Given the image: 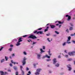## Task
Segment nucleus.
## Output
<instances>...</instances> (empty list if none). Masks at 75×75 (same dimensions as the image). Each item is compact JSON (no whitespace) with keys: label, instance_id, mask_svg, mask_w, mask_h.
Returning a JSON list of instances; mask_svg holds the SVG:
<instances>
[{"label":"nucleus","instance_id":"nucleus-1","mask_svg":"<svg viewBox=\"0 0 75 75\" xmlns=\"http://www.w3.org/2000/svg\"><path fill=\"white\" fill-rule=\"evenodd\" d=\"M28 38H32L33 40H35V39H36L37 38L34 35L31 34L30 35Z\"/></svg>","mask_w":75,"mask_h":75},{"label":"nucleus","instance_id":"nucleus-2","mask_svg":"<svg viewBox=\"0 0 75 75\" xmlns=\"http://www.w3.org/2000/svg\"><path fill=\"white\" fill-rule=\"evenodd\" d=\"M42 69H38L36 70V72L35 73V74L36 75H38L40 74V71H41Z\"/></svg>","mask_w":75,"mask_h":75},{"label":"nucleus","instance_id":"nucleus-3","mask_svg":"<svg viewBox=\"0 0 75 75\" xmlns=\"http://www.w3.org/2000/svg\"><path fill=\"white\" fill-rule=\"evenodd\" d=\"M26 59H27L25 57H24L23 61H22V62L23 64L22 65L24 66L26 64V61H25Z\"/></svg>","mask_w":75,"mask_h":75},{"label":"nucleus","instance_id":"nucleus-4","mask_svg":"<svg viewBox=\"0 0 75 75\" xmlns=\"http://www.w3.org/2000/svg\"><path fill=\"white\" fill-rule=\"evenodd\" d=\"M71 38L70 37V36H69L68 37V40H67V44H71V42H70V40H71Z\"/></svg>","mask_w":75,"mask_h":75},{"label":"nucleus","instance_id":"nucleus-5","mask_svg":"<svg viewBox=\"0 0 75 75\" xmlns=\"http://www.w3.org/2000/svg\"><path fill=\"white\" fill-rule=\"evenodd\" d=\"M75 53V51H73L72 52H69L68 53V54L69 55L71 56V55H74V54Z\"/></svg>","mask_w":75,"mask_h":75},{"label":"nucleus","instance_id":"nucleus-6","mask_svg":"<svg viewBox=\"0 0 75 75\" xmlns=\"http://www.w3.org/2000/svg\"><path fill=\"white\" fill-rule=\"evenodd\" d=\"M53 64H55L56 63H57V59L56 58H54L53 59Z\"/></svg>","mask_w":75,"mask_h":75},{"label":"nucleus","instance_id":"nucleus-7","mask_svg":"<svg viewBox=\"0 0 75 75\" xmlns=\"http://www.w3.org/2000/svg\"><path fill=\"white\" fill-rule=\"evenodd\" d=\"M67 68H69V71H71V69H72V68L71 67V65H70L69 64V65H67Z\"/></svg>","mask_w":75,"mask_h":75},{"label":"nucleus","instance_id":"nucleus-8","mask_svg":"<svg viewBox=\"0 0 75 75\" xmlns=\"http://www.w3.org/2000/svg\"><path fill=\"white\" fill-rule=\"evenodd\" d=\"M50 28H52V29H54L55 27L56 26L54 25H50Z\"/></svg>","mask_w":75,"mask_h":75},{"label":"nucleus","instance_id":"nucleus-9","mask_svg":"<svg viewBox=\"0 0 75 75\" xmlns=\"http://www.w3.org/2000/svg\"><path fill=\"white\" fill-rule=\"evenodd\" d=\"M22 38H19L18 40V42H21L22 41H23V40H22Z\"/></svg>","mask_w":75,"mask_h":75},{"label":"nucleus","instance_id":"nucleus-10","mask_svg":"<svg viewBox=\"0 0 75 75\" xmlns=\"http://www.w3.org/2000/svg\"><path fill=\"white\" fill-rule=\"evenodd\" d=\"M57 22H58V23H59V24H62L64 23L63 22H62L60 21H56L55 22V23H57Z\"/></svg>","mask_w":75,"mask_h":75},{"label":"nucleus","instance_id":"nucleus-11","mask_svg":"<svg viewBox=\"0 0 75 75\" xmlns=\"http://www.w3.org/2000/svg\"><path fill=\"white\" fill-rule=\"evenodd\" d=\"M37 57L38 59H40V57H41V55L40 54H37Z\"/></svg>","mask_w":75,"mask_h":75},{"label":"nucleus","instance_id":"nucleus-12","mask_svg":"<svg viewBox=\"0 0 75 75\" xmlns=\"http://www.w3.org/2000/svg\"><path fill=\"white\" fill-rule=\"evenodd\" d=\"M11 63H12V64H13L14 65H15V64H18V63H16L15 62H13V60H11Z\"/></svg>","mask_w":75,"mask_h":75},{"label":"nucleus","instance_id":"nucleus-13","mask_svg":"<svg viewBox=\"0 0 75 75\" xmlns=\"http://www.w3.org/2000/svg\"><path fill=\"white\" fill-rule=\"evenodd\" d=\"M0 73L1 74V75H4V73L3 71H0Z\"/></svg>","mask_w":75,"mask_h":75},{"label":"nucleus","instance_id":"nucleus-14","mask_svg":"<svg viewBox=\"0 0 75 75\" xmlns=\"http://www.w3.org/2000/svg\"><path fill=\"white\" fill-rule=\"evenodd\" d=\"M40 51L41 52H40V53H41V54H42V53L43 52H45V51L43 50L42 49H40Z\"/></svg>","mask_w":75,"mask_h":75},{"label":"nucleus","instance_id":"nucleus-15","mask_svg":"<svg viewBox=\"0 0 75 75\" xmlns=\"http://www.w3.org/2000/svg\"><path fill=\"white\" fill-rule=\"evenodd\" d=\"M20 45V42H17V44L16 45V46H18V45Z\"/></svg>","mask_w":75,"mask_h":75},{"label":"nucleus","instance_id":"nucleus-16","mask_svg":"<svg viewBox=\"0 0 75 75\" xmlns=\"http://www.w3.org/2000/svg\"><path fill=\"white\" fill-rule=\"evenodd\" d=\"M71 16H69L68 17V19H67V21H69V20L70 19H71Z\"/></svg>","mask_w":75,"mask_h":75},{"label":"nucleus","instance_id":"nucleus-17","mask_svg":"<svg viewBox=\"0 0 75 75\" xmlns=\"http://www.w3.org/2000/svg\"><path fill=\"white\" fill-rule=\"evenodd\" d=\"M21 70L22 71V75H24V71L22 70V69H21Z\"/></svg>","mask_w":75,"mask_h":75},{"label":"nucleus","instance_id":"nucleus-18","mask_svg":"<svg viewBox=\"0 0 75 75\" xmlns=\"http://www.w3.org/2000/svg\"><path fill=\"white\" fill-rule=\"evenodd\" d=\"M48 52L49 53V55H50V56H51L52 55V54L51 53H50V49L49 51Z\"/></svg>","mask_w":75,"mask_h":75},{"label":"nucleus","instance_id":"nucleus-19","mask_svg":"<svg viewBox=\"0 0 75 75\" xmlns=\"http://www.w3.org/2000/svg\"><path fill=\"white\" fill-rule=\"evenodd\" d=\"M5 61V59H3L1 60V63H2V62H4Z\"/></svg>","mask_w":75,"mask_h":75},{"label":"nucleus","instance_id":"nucleus-20","mask_svg":"<svg viewBox=\"0 0 75 75\" xmlns=\"http://www.w3.org/2000/svg\"><path fill=\"white\" fill-rule=\"evenodd\" d=\"M73 30V27H70L69 29V30L70 31H71V30Z\"/></svg>","mask_w":75,"mask_h":75},{"label":"nucleus","instance_id":"nucleus-21","mask_svg":"<svg viewBox=\"0 0 75 75\" xmlns=\"http://www.w3.org/2000/svg\"><path fill=\"white\" fill-rule=\"evenodd\" d=\"M6 61H7L8 60V57L5 56V58Z\"/></svg>","mask_w":75,"mask_h":75},{"label":"nucleus","instance_id":"nucleus-22","mask_svg":"<svg viewBox=\"0 0 75 75\" xmlns=\"http://www.w3.org/2000/svg\"><path fill=\"white\" fill-rule=\"evenodd\" d=\"M45 57L48 58H50V57L48 55H46Z\"/></svg>","mask_w":75,"mask_h":75},{"label":"nucleus","instance_id":"nucleus-23","mask_svg":"<svg viewBox=\"0 0 75 75\" xmlns=\"http://www.w3.org/2000/svg\"><path fill=\"white\" fill-rule=\"evenodd\" d=\"M42 33H43V32L42 31H39V34H42Z\"/></svg>","mask_w":75,"mask_h":75},{"label":"nucleus","instance_id":"nucleus-24","mask_svg":"<svg viewBox=\"0 0 75 75\" xmlns=\"http://www.w3.org/2000/svg\"><path fill=\"white\" fill-rule=\"evenodd\" d=\"M59 64L58 63H57L56 65L55 66L57 67H59Z\"/></svg>","mask_w":75,"mask_h":75},{"label":"nucleus","instance_id":"nucleus-25","mask_svg":"<svg viewBox=\"0 0 75 75\" xmlns=\"http://www.w3.org/2000/svg\"><path fill=\"white\" fill-rule=\"evenodd\" d=\"M12 50L13 48H11L8 49L9 51H11Z\"/></svg>","mask_w":75,"mask_h":75},{"label":"nucleus","instance_id":"nucleus-26","mask_svg":"<svg viewBox=\"0 0 75 75\" xmlns=\"http://www.w3.org/2000/svg\"><path fill=\"white\" fill-rule=\"evenodd\" d=\"M33 33L34 34H35V33H37V31L35 30L34 32H33Z\"/></svg>","mask_w":75,"mask_h":75},{"label":"nucleus","instance_id":"nucleus-27","mask_svg":"<svg viewBox=\"0 0 75 75\" xmlns=\"http://www.w3.org/2000/svg\"><path fill=\"white\" fill-rule=\"evenodd\" d=\"M14 69L15 70H17V67L14 66Z\"/></svg>","mask_w":75,"mask_h":75},{"label":"nucleus","instance_id":"nucleus-28","mask_svg":"<svg viewBox=\"0 0 75 75\" xmlns=\"http://www.w3.org/2000/svg\"><path fill=\"white\" fill-rule=\"evenodd\" d=\"M72 60V59H68V61H71Z\"/></svg>","mask_w":75,"mask_h":75},{"label":"nucleus","instance_id":"nucleus-29","mask_svg":"<svg viewBox=\"0 0 75 75\" xmlns=\"http://www.w3.org/2000/svg\"><path fill=\"white\" fill-rule=\"evenodd\" d=\"M55 33L57 34H59V33L57 31H55Z\"/></svg>","mask_w":75,"mask_h":75},{"label":"nucleus","instance_id":"nucleus-30","mask_svg":"<svg viewBox=\"0 0 75 75\" xmlns=\"http://www.w3.org/2000/svg\"><path fill=\"white\" fill-rule=\"evenodd\" d=\"M18 75V71H16V75Z\"/></svg>","mask_w":75,"mask_h":75},{"label":"nucleus","instance_id":"nucleus-31","mask_svg":"<svg viewBox=\"0 0 75 75\" xmlns=\"http://www.w3.org/2000/svg\"><path fill=\"white\" fill-rule=\"evenodd\" d=\"M23 54H24V55H27V53H26V52H23Z\"/></svg>","mask_w":75,"mask_h":75},{"label":"nucleus","instance_id":"nucleus-32","mask_svg":"<svg viewBox=\"0 0 75 75\" xmlns=\"http://www.w3.org/2000/svg\"><path fill=\"white\" fill-rule=\"evenodd\" d=\"M66 45V42H64L62 45L63 46H64V45Z\"/></svg>","mask_w":75,"mask_h":75},{"label":"nucleus","instance_id":"nucleus-33","mask_svg":"<svg viewBox=\"0 0 75 75\" xmlns=\"http://www.w3.org/2000/svg\"><path fill=\"white\" fill-rule=\"evenodd\" d=\"M3 48H4V47H1V49H0V51H1V50H3Z\"/></svg>","mask_w":75,"mask_h":75},{"label":"nucleus","instance_id":"nucleus-34","mask_svg":"<svg viewBox=\"0 0 75 75\" xmlns=\"http://www.w3.org/2000/svg\"><path fill=\"white\" fill-rule=\"evenodd\" d=\"M70 24L71 26H72V27H73L74 26V25H73V24L72 23H70Z\"/></svg>","mask_w":75,"mask_h":75},{"label":"nucleus","instance_id":"nucleus-35","mask_svg":"<svg viewBox=\"0 0 75 75\" xmlns=\"http://www.w3.org/2000/svg\"><path fill=\"white\" fill-rule=\"evenodd\" d=\"M37 43V42H33L32 45H34V44H35Z\"/></svg>","mask_w":75,"mask_h":75},{"label":"nucleus","instance_id":"nucleus-36","mask_svg":"<svg viewBox=\"0 0 75 75\" xmlns=\"http://www.w3.org/2000/svg\"><path fill=\"white\" fill-rule=\"evenodd\" d=\"M47 40L48 41H49V42H51V41L49 40H50V38H47Z\"/></svg>","mask_w":75,"mask_h":75},{"label":"nucleus","instance_id":"nucleus-37","mask_svg":"<svg viewBox=\"0 0 75 75\" xmlns=\"http://www.w3.org/2000/svg\"><path fill=\"white\" fill-rule=\"evenodd\" d=\"M51 60V59H47V61H50Z\"/></svg>","mask_w":75,"mask_h":75},{"label":"nucleus","instance_id":"nucleus-38","mask_svg":"<svg viewBox=\"0 0 75 75\" xmlns=\"http://www.w3.org/2000/svg\"><path fill=\"white\" fill-rule=\"evenodd\" d=\"M42 29V28H39L38 29V30H41Z\"/></svg>","mask_w":75,"mask_h":75},{"label":"nucleus","instance_id":"nucleus-39","mask_svg":"<svg viewBox=\"0 0 75 75\" xmlns=\"http://www.w3.org/2000/svg\"><path fill=\"white\" fill-rule=\"evenodd\" d=\"M46 35H47V36H49V35H50V33H48Z\"/></svg>","mask_w":75,"mask_h":75},{"label":"nucleus","instance_id":"nucleus-40","mask_svg":"<svg viewBox=\"0 0 75 75\" xmlns=\"http://www.w3.org/2000/svg\"><path fill=\"white\" fill-rule=\"evenodd\" d=\"M27 35H25L23 36V37H27Z\"/></svg>","mask_w":75,"mask_h":75},{"label":"nucleus","instance_id":"nucleus-41","mask_svg":"<svg viewBox=\"0 0 75 75\" xmlns=\"http://www.w3.org/2000/svg\"><path fill=\"white\" fill-rule=\"evenodd\" d=\"M48 30L47 29H46L45 30V32H46V31H47Z\"/></svg>","mask_w":75,"mask_h":75},{"label":"nucleus","instance_id":"nucleus-42","mask_svg":"<svg viewBox=\"0 0 75 75\" xmlns=\"http://www.w3.org/2000/svg\"><path fill=\"white\" fill-rule=\"evenodd\" d=\"M65 57H66V58H68V55H67L65 56Z\"/></svg>","mask_w":75,"mask_h":75},{"label":"nucleus","instance_id":"nucleus-43","mask_svg":"<svg viewBox=\"0 0 75 75\" xmlns=\"http://www.w3.org/2000/svg\"><path fill=\"white\" fill-rule=\"evenodd\" d=\"M43 50H45V46H43Z\"/></svg>","mask_w":75,"mask_h":75},{"label":"nucleus","instance_id":"nucleus-44","mask_svg":"<svg viewBox=\"0 0 75 75\" xmlns=\"http://www.w3.org/2000/svg\"><path fill=\"white\" fill-rule=\"evenodd\" d=\"M20 68H21V69H22L23 68V66H20Z\"/></svg>","mask_w":75,"mask_h":75},{"label":"nucleus","instance_id":"nucleus-45","mask_svg":"<svg viewBox=\"0 0 75 75\" xmlns=\"http://www.w3.org/2000/svg\"><path fill=\"white\" fill-rule=\"evenodd\" d=\"M69 16V15H66V17H68Z\"/></svg>","mask_w":75,"mask_h":75},{"label":"nucleus","instance_id":"nucleus-46","mask_svg":"<svg viewBox=\"0 0 75 75\" xmlns=\"http://www.w3.org/2000/svg\"><path fill=\"white\" fill-rule=\"evenodd\" d=\"M28 74H31V71H29L28 72Z\"/></svg>","mask_w":75,"mask_h":75},{"label":"nucleus","instance_id":"nucleus-47","mask_svg":"<svg viewBox=\"0 0 75 75\" xmlns=\"http://www.w3.org/2000/svg\"><path fill=\"white\" fill-rule=\"evenodd\" d=\"M10 47H13V45H10Z\"/></svg>","mask_w":75,"mask_h":75},{"label":"nucleus","instance_id":"nucleus-48","mask_svg":"<svg viewBox=\"0 0 75 75\" xmlns=\"http://www.w3.org/2000/svg\"><path fill=\"white\" fill-rule=\"evenodd\" d=\"M10 67H12V66H13V65H12V64H11V63H10Z\"/></svg>","mask_w":75,"mask_h":75},{"label":"nucleus","instance_id":"nucleus-49","mask_svg":"<svg viewBox=\"0 0 75 75\" xmlns=\"http://www.w3.org/2000/svg\"><path fill=\"white\" fill-rule=\"evenodd\" d=\"M36 34H40V31L37 32Z\"/></svg>","mask_w":75,"mask_h":75},{"label":"nucleus","instance_id":"nucleus-50","mask_svg":"<svg viewBox=\"0 0 75 75\" xmlns=\"http://www.w3.org/2000/svg\"><path fill=\"white\" fill-rule=\"evenodd\" d=\"M71 36H74V34H71Z\"/></svg>","mask_w":75,"mask_h":75},{"label":"nucleus","instance_id":"nucleus-51","mask_svg":"<svg viewBox=\"0 0 75 75\" xmlns=\"http://www.w3.org/2000/svg\"><path fill=\"white\" fill-rule=\"evenodd\" d=\"M7 74V72H4V75L5 74Z\"/></svg>","mask_w":75,"mask_h":75},{"label":"nucleus","instance_id":"nucleus-52","mask_svg":"<svg viewBox=\"0 0 75 75\" xmlns=\"http://www.w3.org/2000/svg\"><path fill=\"white\" fill-rule=\"evenodd\" d=\"M58 58H61V56L60 55H59L58 57Z\"/></svg>","mask_w":75,"mask_h":75},{"label":"nucleus","instance_id":"nucleus-53","mask_svg":"<svg viewBox=\"0 0 75 75\" xmlns=\"http://www.w3.org/2000/svg\"><path fill=\"white\" fill-rule=\"evenodd\" d=\"M8 72H11V70L8 69Z\"/></svg>","mask_w":75,"mask_h":75},{"label":"nucleus","instance_id":"nucleus-54","mask_svg":"<svg viewBox=\"0 0 75 75\" xmlns=\"http://www.w3.org/2000/svg\"><path fill=\"white\" fill-rule=\"evenodd\" d=\"M72 42L74 43V44H75V41H74V40H72Z\"/></svg>","mask_w":75,"mask_h":75},{"label":"nucleus","instance_id":"nucleus-55","mask_svg":"<svg viewBox=\"0 0 75 75\" xmlns=\"http://www.w3.org/2000/svg\"><path fill=\"white\" fill-rule=\"evenodd\" d=\"M26 70H27V71H28V70H29V69H28V67H27Z\"/></svg>","mask_w":75,"mask_h":75},{"label":"nucleus","instance_id":"nucleus-56","mask_svg":"<svg viewBox=\"0 0 75 75\" xmlns=\"http://www.w3.org/2000/svg\"><path fill=\"white\" fill-rule=\"evenodd\" d=\"M61 26H62L61 25H60L59 26V28H61Z\"/></svg>","mask_w":75,"mask_h":75},{"label":"nucleus","instance_id":"nucleus-57","mask_svg":"<svg viewBox=\"0 0 75 75\" xmlns=\"http://www.w3.org/2000/svg\"><path fill=\"white\" fill-rule=\"evenodd\" d=\"M48 28H49V27L47 26V27L46 29H48Z\"/></svg>","mask_w":75,"mask_h":75},{"label":"nucleus","instance_id":"nucleus-58","mask_svg":"<svg viewBox=\"0 0 75 75\" xmlns=\"http://www.w3.org/2000/svg\"><path fill=\"white\" fill-rule=\"evenodd\" d=\"M53 36L54 37H56V36H57V35H54Z\"/></svg>","mask_w":75,"mask_h":75},{"label":"nucleus","instance_id":"nucleus-59","mask_svg":"<svg viewBox=\"0 0 75 75\" xmlns=\"http://www.w3.org/2000/svg\"><path fill=\"white\" fill-rule=\"evenodd\" d=\"M12 56H13V57H14V54H12Z\"/></svg>","mask_w":75,"mask_h":75},{"label":"nucleus","instance_id":"nucleus-60","mask_svg":"<svg viewBox=\"0 0 75 75\" xmlns=\"http://www.w3.org/2000/svg\"><path fill=\"white\" fill-rule=\"evenodd\" d=\"M66 31H67V32L68 31V29H67V30H66Z\"/></svg>","mask_w":75,"mask_h":75},{"label":"nucleus","instance_id":"nucleus-61","mask_svg":"<svg viewBox=\"0 0 75 75\" xmlns=\"http://www.w3.org/2000/svg\"><path fill=\"white\" fill-rule=\"evenodd\" d=\"M9 58H11H11H11V56H10L9 57Z\"/></svg>","mask_w":75,"mask_h":75},{"label":"nucleus","instance_id":"nucleus-62","mask_svg":"<svg viewBox=\"0 0 75 75\" xmlns=\"http://www.w3.org/2000/svg\"><path fill=\"white\" fill-rule=\"evenodd\" d=\"M30 40H28V42H30Z\"/></svg>","mask_w":75,"mask_h":75},{"label":"nucleus","instance_id":"nucleus-63","mask_svg":"<svg viewBox=\"0 0 75 75\" xmlns=\"http://www.w3.org/2000/svg\"><path fill=\"white\" fill-rule=\"evenodd\" d=\"M64 52H65L67 53V51L66 50H65L64 51Z\"/></svg>","mask_w":75,"mask_h":75},{"label":"nucleus","instance_id":"nucleus-64","mask_svg":"<svg viewBox=\"0 0 75 75\" xmlns=\"http://www.w3.org/2000/svg\"><path fill=\"white\" fill-rule=\"evenodd\" d=\"M59 25V24H57L56 25Z\"/></svg>","mask_w":75,"mask_h":75}]
</instances>
